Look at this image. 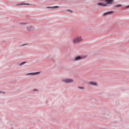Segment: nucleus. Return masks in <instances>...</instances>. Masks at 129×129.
<instances>
[{"label": "nucleus", "instance_id": "423d86ee", "mask_svg": "<svg viewBox=\"0 0 129 129\" xmlns=\"http://www.w3.org/2000/svg\"><path fill=\"white\" fill-rule=\"evenodd\" d=\"M82 58V57L81 56H78L76 57L75 58V59L76 61H78L80 60Z\"/></svg>", "mask_w": 129, "mask_h": 129}, {"label": "nucleus", "instance_id": "f03ea898", "mask_svg": "<svg viewBox=\"0 0 129 129\" xmlns=\"http://www.w3.org/2000/svg\"><path fill=\"white\" fill-rule=\"evenodd\" d=\"M62 82L65 83H72L74 81L73 79L70 78L64 79L62 80Z\"/></svg>", "mask_w": 129, "mask_h": 129}, {"label": "nucleus", "instance_id": "ddd939ff", "mask_svg": "<svg viewBox=\"0 0 129 129\" xmlns=\"http://www.w3.org/2000/svg\"><path fill=\"white\" fill-rule=\"evenodd\" d=\"M29 5V4H17V5Z\"/></svg>", "mask_w": 129, "mask_h": 129}, {"label": "nucleus", "instance_id": "6e6552de", "mask_svg": "<svg viewBox=\"0 0 129 129\" xmlns=\"http://www.w3.org/2000/svg\"><path fill=\"white\" fill-rule=\"evenodd\" d=\"M97 5H98L103 6H106V4L104 3H99L97 4Z\"/></svg>", "mask_w": 129, "mask_h": 129}, {"label": "nucleus", "instance_id": "2eb2a0df", "mask_svg": "<svg viewBox=\"0 0 129 129\" xmlns=\"http://www.w3.org/2000/svg\"><path fill=\"white\" fill-rule=\"evenodd\" d=\"M47 8H51V7H48Z\"/></svg>", "mask_w": 129, "mask_h": 129}, {"label": "nucleus", "instance_id": "f3484780", "mask_svg": "<svg viewBox=\"0 0 129 129\" xmlns=\"http://www.w3.org/2000/svg\"><path fill=\"white\" fill-rule=\"evenodd\" d=\"M127 8H129V5L127 6Z\"/></svg>", "mask_w": 129, "mask_h": 129}, {"label": "nucleus", "instance_id": "f8f14e48", "mask_svg": "<svg viewBox=\"0 0 129 129\" xmlns=\"http://www.w3.org/2000/svg\"><path fill=\"white\" fill-rule=\"evenodd\" d=\"M78 88L80 89H82V90H84V88L83 87L79 86L78 87Z\"/></svg>", "mask_w": 129, "mask_h": 129}, {"label": "nucleus", "instance_id": "4468645a", "mask_svg": "<svg viewBox=\"0 0 129 129\" xmlns=\"http://www.w3.org/2000/svg\"><path fill=\"white\" fill-rule=\"evenodd\" d=\"M2 93L3 94H5V92H1L0 91V93Z\"/></svg>", "mask_w": 129, "mask_h": 129}, {"label": "nucleus", "instance_id": "1a4fd4ad", "mask_svg": "<svg viewBox=\"0 0 129 129\" xmlns=\"http://www.w3.org/2000/svg\"><path fill=\"white\" fill-rule=\"evenodd\" d=\"M122 6L121 5H120V4H119V5H116L114 7H117L118 8H120V7H121Z\"/></svg>", "mask_w": 129, "mask_h": 129}, {"label": "nucleus", "instance_id": "a211bd4d", "mask_svg": "<svg viewBox=\"0 0 129 129\" xmlns=\"http://www.w3.org/2000/svg\"><path fill=\"white\" fill-rule=\"evenodd\" d=\"M34 90V91H35V90Z\"/></svg>", "mask_w": 129, "mask_h": 129}, {"label": "nucleus", "instance_id": "9b49d317", "mask_svg": "<svg viewBox=\"0 0 129 129\" xmlns=\"http://www.w3.org/2000/svg\"><path fill=\"white\" fill-rule=\"evenodd\" d=\"M26 62H22L21 63L20 65L19 66H21L22 65H23L25 63H26Z\"/></svg>", "mask_w": 129, "mask_h": 129}, {"label": "nucleus", "instance_id": "9d476101", "mask_svg": "<svg viewBox=\"0 0 129 129\" xmlns=\"http://www.w3.org/2000/svg\"><path fill=\"white\" fill-rule=\"evenodd\" d=\"M59 8V7L58 6L51 7V8Z\"/></svg>", "mask_w": 129, "mask_h": 129}, {"label": "nucleus", "instance_id": "0eeeda50", "mask_svg": "<svg viewBox=\"0 0 129 129\" xmlns=\"http://www.w3.org/2000/svg\"><path fill=\"white\" fill-rule=\"evenodd\" d=\"M89 84L90 85H92L98 86L97 83L95 82L90 81L89 82Z\"/></svg>", "mask_w": 129, "mask_h": 129}, {"label": "nucleus", "instance_id": "f257e3e1", "mask_svg": "<svg viewBox=\"0 0 129 129\" xmlns=\"http://www.w3.org/2000/svg\"><path fill=\"white\" fill-rule=\"evenodd\" d=\"M82 40L81 37L79 36L74 38L72 40V42L73 44H77L81 42Z\"/></svg>", "mask_w": 129, "mask_h": 129}, {"label": "nucleus", "instance_id": "20e7f679", "mask_svg": "<svg viewBox=\"0 0 129 129\" xmlns=\"http://www.w3.org/2000/svg\"><path fill=\"white\" fill-rule=\"evenodd\" d=\"M113 0H105V1L106 2V5L107 4H111L113 3Z\"/></svg>", "mask_w": 129, "mask_h": 129}, {"label": "nucleus", "instance_id": "7ed1b4c3", "mask_svg": "<svg viewBox=\"0 0 129 129\" xmlns=\"http://www.w3.org/2000/svg\"><path fill=\"white\" fill-rule=\"evenodd\" d=\"M41 72H36L35 73H28V74L26 75H37L40 74Z\"/></svg>", "mask_w": 129, "mask_h": 129}, {"label": "nucleus", "instance_id": "39448f33", "mask_svg": "<svg viewBox=\"0 0 129 129\" xmlns=\"http://www.w3.org/2000/svg\"><path fill=\"white\" fill-rule=\"evenodd\" d=\"M113 13V12L112 11H110L108 12L104 13L103 14L104 16H105L108 15H110Z\"/></svg>", "mask_w": 129, "mask_h": 129}, {"label": "nucleus", "instance_id": "dca6fc26", "mask_svg": "<svg viewBox=\"0 0 129 129\" xmlns=\"http://www.w3.org/2000/svg\"><path fill=\"white\" fill-rule=\"evenodd\" d=\"M26 45V44H23V45H22V46H24V45Z\"/></svg>", "mask_w": 129, "mask_h": 129}]
</instances>
